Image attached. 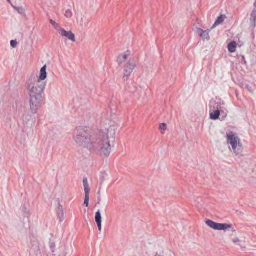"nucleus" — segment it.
Returning a JSON list of instances; mask_svg holds the SVG:
<instances>
[{"label":"nucleus","instance_id":"obj_17","mask_svg":"<svg viewBox=\"0 0 256 256\" xmlns=\"http://www.w3.org/2000/svg\"><path fill=\"white\" fill-rule=\"evenodd\" d=\"M220 115V111L216 110L210 114V118L213 120H218Z\"/></svg>","mask_w":256,"mask_h":256},{"label":"nucleus","instance_id":"obj_15","mask_svg":"<svg viewBox=\"0 0 256 256\" xmlns=\"http://www.w3.org/2000/svg\"><path fill=\"white\" fill-rule=\"evenodd\" d=\"M226 18V17L225 16H218V18L216 20L214 24V25L212 26L211 29H213L216 26L223 23Z\"/></svg>","mask_w":256,"mask_h":256},{"label":"nucleus","instance_id":"obj_23","mask_svg":"<svg viewBox=\"0 0 256 256\" xmlns=\"http://www.w3.org/2000/svg\"><path fill=\"white\" fill-rule=\"evenodd\" d=\"M98 194V202L97 204H100L101 202V196H100V188H99V190L97 193Z\"/></svg>","mask_w":256,"mask_h":256},{"label":"nucleus","instance_id":"obj_29","mask_svg":"<svg viewBox=\"0 0 256 256\" xmlns=\"http://www.w3.org/2000/svg\"><path fill=\"white\" fill-rule=\"evenodd\" d=\"M114 106V108H112V106H110L109 108L110 109V113H113L112 111H115V110H116V106Z\"/></svg>","mask_w":256,"mask_h":256},{"label":"nucleus","instance_id":"obj_13","mask_svg":"<svg viewBox=\"0 0 256 256\" xmlns=\"http://www.w3.org/2000/svg\"><path fill=\"white\" fill-rule=\"evenodd\" d=\"M58 205L59 206H58V210H57L58 218V219L59 220L60 222H62L64 220V208H63L62 206H61L60 204V202L58 203Z\"/></svg>","mask_w":256,"mask_h":256},{"label":"nucleus","instance_id":"obj_26","mask_svg":"<svg viewBox=\"0 0 256 256\" xmlns=\"http://www.w3.org/2000/svg\"><path fill=\"white\" fill-rule=\"evenodd\" d=\"M18 44V42L16 40H12L10 41V46L12 48H16Z\"/></svg>","mask_w":256,"mask_h":256},{"label":"nucleus","instance_id":"obj_9","mask_svg":"<svg viewBox=\"0 0 256 256\" xmlns=\"http://www.w3.org/2000/svg\"><path fill=\"white\" fill-rule=\"evenodd\" d=\"M212 29L211 28L206 30H203L202 29L200 28H196V32L199 34V36L200 38L203 40H208L210 39V37L209 36V32Z\"/></svg>","mask_w":256,"mask_h":256},{"label":"nucleus","instance_id":"obj_30","mask_svg":"<svg viewBox=\"0 0 256 256\" xmlns=\"http://www.w3.org/2000/svg\"><path fill=\"white\" fill-rule=\"evenodd\" d=\"M66 254H67V253L65 252H64L59 256H66Z\"/></svg>","mask_w":256,"mask_h":256},{"label":"nucleus","instance_id":"obj_12","mask_svg":"<svg viewBox=\"0 0 256 256\" xmlns=\"http://www.w3.org/2000/svg\"><path fill=\"white\" fill-rule=\"evenodd\" d=\"M102 216L100 212L98 210L96 213L95 215V221L97 224L99 231L102 230Z\"/></svg>","mask_w":256,"mask_h":256},{"label":"nucleus","instance_id":"obj_27","mask_svg":"<svg viewBox=\"0 0 256 256\" xmlns=\"http://www.w3.org/2000/svg\"><path fill=\"white\" fill-rule=\"evenodd\" d=\"M123 80L124 82L128 80V74H127L126 73H125L124 74V76L123 77Z\"/></svg>","mask_w":256,"mask_h":256},{"label":"nucleus","instance_id":"obj_18","mask_svg":"<svg viewBox=\"0 0 256 256\" xmlns=\"http://www.w3.org/2000/svg\"><path fill=\"white\" fill-rule=\"evenodd\" d=\"M138 60H136V61H134V62H129V73L132 72L133 70L135 68L137 64H138Z\"/></svg>","mask_w":256,"mask_h":256},{"label":"nucleus","instance_id":"obj_24","mask_svg":"<svg viewBox=\"0 0 256 256\" xmlns=\"http://www.w3.org/2000/svg\"><path fill=\"white\" fill-rule=\"evenodd\" d=\"M50 22L55 28L57 29L58 28H59V24H58L56 23L52 20H50Z\"/></svg>","mask_w":256,"mask_h":256},{"label":"nucleus","instance_id":"obj_32","mask_svg":"<svg viewBox=\"0 0 256 256\" xmlns=\"http://www.w3.org/2000/svg\"><path fill=\"white\" fill-rule=\"evenodd\" d=\"M7 1H8L9 3L11 4L10 0H7Z\"/></svg>","mask_w":256,"mask_h":256},{"label":"nucleus","instance_id":"obj_10","mask_svg":"<svg viewBox=\"0 0 256 256\" xmlns=\"http://www.w3.org/2000/svg\"><path fill=\"white\" fill-rule=\"evenodd\" d=\"M59 34L61 36H66L69 40H70L73 42H76L75 36L71 31L67 32L65 30L62 28L60 30Z\"/></svg>","mask_w":256,"mask_h":256},{"label":"nucleus","instance_id":"obj_31","mask_svg":"<svg viewBox=\"0 0 256 256\" xmlns=\"http://www.w3.org/2000/svg\"><path fill=\"white\" fill-rule=\"evenodd\" d=\"M100 184H102V183L103 182H104V177L103 176H100Z\"/></svg>","mask_w":256,"mask_h":256},{"label":"nucleus","instance_id":"obj_1","mask_svg":"<svg viewBox=\"0 0 256 256\" xmlns=\"http://www.w3.org/2000/svg\"><path fill=\"white\" fill-rule=\"evenodd\" d=\"M116 127L110 126L105 130H100L98 134L92 135L87 127L79 126L75 131L74 139L80 146L86 148L99 153L101 156H108L110 153V142L114 141Z\"/></svg>","mask_w":256,"mask_h":256},{"label":"nucleus","instance_id":"obj_22","mask_svg":"<svg viewBox=\"0 0 256 256\" xmlns=\"http://www.w3.org/2000/svg\"><path fill=\"white\" fill-rule=\"evenodd\" d=\"M65 16L68 18H70L72 16V13L70 10H67L65 13Z\"/></svg>","mask_w":256,"mask_h":256},{"label":"nucleus","instance_id":"obj_2","mask_svg":"<svg viewBox=\"0 0 256 256\" xmlns=\"http://www.w3.org/2000/svg\"><path fill=\"white\" fill-rule=\"evenodd\" d=\"M34 78L30 76L26 82L27 90L30 96V109L33 114L37 112L40 108L44 98L42 96L46 84H38L34 82Z\"/></svg>","mask_w":256,"mask_h":256},{"label":"nucleus","instance_id":"obj_28","mask_svg":"<svg viewBox=\"0 0 256 256\" xmlns=\"http://www.w3.org/2000/svg\"><path fill=\"white\" fill-rule=\"evenodd\" d=\"M240 241V239L238 238H235L232 240V242L234 244H236L237 242Z\"/></svg>","mask_w":256,"mask_h":256},{"label":"nucleus","instance_id":"obj_19","mask_svg":"<svg viewBox=\"0 0 256 256\" xmlns=\"http://www.w3.org/2000/svg\"><path fill=\"white\" fill-rule=\"evenodd\" d=\"M23 216L24 218H28L30 214V210L29 209L26 208V204L24 205V208L22 209Z\"/></svg>","mask_w":256,"mask_h":256},{"label":"nucleus","instance_id":"obj_4","mask_svg":"<svg viewBox=\"0 0 256 256\" xmlns=\"http://www.w3.org/2000/svg\"><path fill=\"white\" fill-rule=\"evenodd\" d=\"M30 256H40V242L37 238L32 236L30 238Z\"/></svg>","mask_w":256,"mask_h":256},{"label":"nucleus","instance_id":"obj_5","mask_svg":"<svg viewBox=\"0 0 256 256\" xmlns=\"http://www.w3.org/2000/svg\"><path fill=\"white\" fill-rule=\"evenodd\" d=\"M126 52H124L123 54H120L117 60L118 66L121 67L124 66V70L126 72H128V67L126 66L128 64V62L126 61L128 54H126Z\"/></svg>","mask_w":256,"mask_h":256},{"label":"nucleus","instance_id":"obj_33","mask_svg":"<svg viewBox=\"0 0 256 256\" xmlns=\"http://www.w3.org/2000/svg\"><path fill=\"white\" fill-rule=\"evenodd\" d=\"M24 116H24H24H23V118H24ZM24 122L26 121V120H24Z\"/></svg>","mask_w":256,"mask_h":256},{"label":"nucleus","instance_id":"obj_3","mask_svg":"<svg viewBox=\"0 0 256 256\" xmlns=\"http://www.w3.org/2000/svg\"><path fill=\"white\" fill-rule=\"evenodd\" d=\"M206 224L211 228L216 230H224L226 231L229 228H232V232L236 233V230L234 228H232V225L228 224H219L214 222L211 220H207L206 222Z\"/></svg>","mask_w":256,"mask_h":256},{"label":"nucleus","instance_id":"obj_8","mask_svg":"<svg viewBox=\"0 0 256 256\" xmlns=\"http://www.w3.org/2000/svg\"><path fill=\"white\" fill-rule=\"evenodd\" d=\"M226 138L228 142L230 144H236L238 142H240V138L233 132H230L226 134Z\"/></svg>","mask_w":256,"mask_h":256},{"label":"nucleus","instance_id":"obj_7","mask_svg":"<svg viewBox=\"0 0 256 256\" xmlns=\"http://www.w3.org/2000/svg\"><path fill=\"white\" fill-rule=\"evenodd\" d=\"M30 76H32L34 78V80H35L34 82H36L38 84H40V80H44L47 77V72H46V66L44 65L40 69V74L38 78L35 76L34 75H32Z\"/></svg>","mask_w":256,"mask_h":256},{"label":"nucleus","instance_id":"obj_11","mask_svg":"<svg viewBox=\"0 0 256 256\" xmlns=\"http://www.w3.org/2000/svg\"><path fill=\"white\" fill-rule=\"evenodd\" d=\"M231 146L232 150L236 156H238L242 154L243 148L240 142H238L236 144H234Z\"/></svg>","mask_w":256,"mask_h":256},{"label":"nucleus","instance_id":"obj_21","mask_svg":"<svg viewBox=\"0 0 256 256\" xmlns=\"http://www.w3.org/2000/svg\"><path fill=\"white\" fill-rule=\"evenodd\" d=\"M13 8L20 14H24V9L22 6H14L12 5Z\"/></svg>","mask_w":256,"mask_h":256},{"label":"nucleus","instance_id":"obj_25","mask_svg":"<svg viewBox=\"0 0 256 256\" xmlns=\"http://www.w3.org/2000/svg\"><path fill=\"white\" fill-rule=\"evenodd\" d=\"M167 128L166 124L165 123L161 124L160 126V129L161 130H165Z\"/></svg>","mask_w":256,"mask_h":256},{"label":"nucleus","instance_id":"obj_16","mask_svg":"<svg viewBox=\"0 0 256 256\" xmlns=\"http://www.w3.org/2000/svg\"><path fill=\"white\" fill-rule=\"evenodd\" d=\"M228 51L232 53L236 51V43L235 42H230L228 46Z\"/></svg>","mask_w":256,"mask_h":256},{"label":"nucleus","instance_id":"obj_20","mask_svg":"<svg viewBox=\"0 0 256 256\" xmlns=\"http://www.w3.org/2000/svg\"><path fill=\"white\" fill-rule=\"evenodd\" d=\"M50 247L52 250V252H54L56 248V244L54 242L51 240H50Z\"/></svg>","mask_w":256,"mask_h":256},{"label":"nucleus","instance_id":"obj_6","mask_svg":"<svg viewBox=\"0 0 256 256\" xmlns=\"http://www.w3.org/2000/svg\"><path fill=\"white\" fill-rule=\"evenodd\" d=\"M83 184L85 192L84 205H85L86 207H88L89 206V192L90 189L88 184V179L86 178L83 179Z\"/></svg>","mask_w":256,"mask_h":256},{"label":"nucleus","instance_id":"obj_14","mask_svg":"<svg viewBox=\"0 0 256 256\" xmlns=\"http://www.w3.org/2000/svg\"><path fill=\"white\" fill-rule=\"evenodd\" d=\"M254 8L253 10L250 14V22H252L254 26H256V2L254 4Z\"/></svg>","mask_w":256,"mask_h":256}]
</instances>
